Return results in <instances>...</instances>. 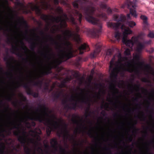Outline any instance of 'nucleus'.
I'll use <instances>...</instances> for the list:
<instances>
[{
  "label": "nucleus",
  "mask_w": 154,
  "mask_h": 154,
  "mask_svg": "<svg viewBox=\"0 0 154 154\" xmlns=\"http://www.w3.org/2000/svg\"><path fill=\"white\" fill-rule=\"evenodd\" d=\"M20 96L22 99V100L24 102H26L27 101V98L26 97L24 96L22 94H20Z\"/></svg>",
  "instance_id": "35"
},
{
  "label": "nucleus",
  "mask_w": 154,
  "mask_h": 154,
  "mask_svg": "<svg viewBox=\"0 0 154 154\" xmlns=\"http://www.w3.org/2000/svg\"><path fill=\"white\" fill-rule=\"evenodd\" d=\"M61 92L56 93L53 95L52 98L54 101H56L60 96Z\"/></svg>",
  "instance_id": "25"
},
{
  "label": "nucleus",
  "mask_w": 154,
  "mask_h": 154,
  "mask_svg": "<svg viewBox=\"0 0 154 154\" xmlns=\"http://www.w3.org/2000/svg\"><path fill=\"white\" fill-rule=\"evenodd\" d=\"M39 106L41 108H42V107L43 108L45 111V115L47 117H49V115L46 112V111L48 109V108L45 106V105H43V106H42V105H40Z\"/></svg>",
  "instance_id": "31"
},
{
  "label": "nucleus",
  "mask_w": 154,
  "mask_h": 154,
  "mask_svg": "<svg viewBox=\"0 0 154 154\" xmlns=\"http://www.w3.org/2000/svg\"><path fill=\"white\" fill-rule=\"evenodd\" d=\"M151 40H149L148 41H146L143 42V44L145 45L147 44V45H149L151 44Z\"/></svg>",
  "instance_id": "46"
},
{
  "label": "nucleus",
  "mask_w": 154,
  "mask_h": 154,
  "mask_svg": "<svg viewBox=\"0 0 154 154\" xmlns=\"http://www.w3.org/2000/svg\"><path fill=\"white\" fill-rule=\"evenodd\" d=\"M100 93H99L98 94H97L96 93L95 95L94 96V97L99 99L100 98Z\"/></svg>",
  "instance_id": "50"
},
{
  "label": "nucleus",
  "mask_w": 154,
  "mask_h": 154,
  "mask_svg": "<svg viewBox=\"0 0 154 154\" xmlns=\"http://www.w3.org/2000/svg\"><path fill=\"white\" fill-rule=\"evenodd\" d=\"M30 82L32 83H33V85L36 86H39L41 87L42 85L43 82L42 80H38V81L37 82H35L34 81H31Z\"/></svg>",
  "instance_id": "27"
},
{
  "label": "nucleus",
  "mask_w": 154,
  "mask_h": 154,
  "mask_svg": "<svg viewBox=\"0 0 154 154\" xmlns=\"http://www.w3.org/2000/svg\"><path fill=\"white\" fill-rule=\"evenodd\" d=\"M56 11L58 14L60 15L63 12L62 8L60 6L58 7L56 9Z\"/></svg>",
  "instance_id": "32"
},
{
  "label": "nucleus",
  "mask_w": 154,
  "mask_h": 154,
  "mask_svg": "<svg viewBox=\"0 0 154 154\" xmlns=\"http://www.w3.org/2000/svg\"><path fill=\"white\" fill-rule=\"evenodd\" d=\"M90 101L91 100L88 97H85L84 96H83L81 100V103L85 104H87L88 105V107L86 110V113L88 114V115H86V117H87L88 116H90L91 114V111H89L90 106H91Z\"/></svg>",
  "instance_id": "13"
},
{
  "label": "nucleus",
  "mask_w": 154,
  "mask_h": 154,
  "mask_svg": "<svg viewBox=\"0 0 154 154\" xmlns=\"http://www.w3.org/2000/svg\"><path fill=\"white\" fill-rule=\"evenodd\" d=\"M22 82H23L22 81ZM18 84L19 86H22L26 90L27 94L32 95L34 98H37L38 97V94L33 92L30 88L27 83L22 82V83L20 84L18 83Z\"/></svg>",
  "instance_id": "12"
},
{
  "label": "nucleus",
  "mask_w": 154,
  "mask_h": 154,
  "mask_svg": "<svg viewBox=\"0 0 154 154\" xmlns=\"http://www.w3.org/2000/svg\"><path fill=\"white\" fill-rule=\"evenodd\" d=\"M112 89L114 91V94L115 96H116V94H118L119 93V91L118 89L116 88L115 87H113Z\"/></svg>",
  "instance_id": "41"
},
{
  "label": "nucleus",
  "mask_w": 154,
  "mask_h": 154,
  "mask_svg": "<svg viewBox=\"0 0 154 154\" xmlns=\"http://www.w3.org/2000/svg\"><path fill=\"white\" fill-rule=\"evenodd\" d=\"M13 125L12 128L16 129L18 130L17 131H15L14 132V134L16 136L18 137V140L22 144L24 145V150L26 154H31V150L28 146L25 145L26 142V134L25 131L22 132L23 136L20 135V130L19 124H17L15 122H13L12 123ZM33 154H35L34 152Z\"/></svg>",
  "instance_id": "7"
},
{
  "label": "nucleus",
  "mask_w": 154,
  "mask_h": 154,
  "mask_svg": "<svg viewBox=\"0 0 154 154\" xmlns=\"http://www.w3.org/2000/svg\"><path fill=\"white\" fill-rule=\"evenodd\" d=\"M105 149L106 150H108L109 152V153H108L107 154H112L110 149L109 148H106Z\"/></svg>",
  "instance_id": "60"
},
{
  "label": "nucleus",
  "mask_w": 154,
  "mask_h": 154,
  "mask_svg": "<svg viewBox=\"0 0 154 154\" xmlns=\"http://www.w3.org/2000/svg\"><path fill=\"white\" fill-rule=\"evenodd\" d=\"M48 36L49 37L51 41L54 42L55 45L59 46V48L58 49L61 53L60 57L62 59L66 60L75 56V54H73V51L72 48H71L70 49L68 50L66 47H63V49H61L60 48H62V46L60 45H59L58 42L55 41L50 35H48Z\"/></svg>",
  "instance_id": "8"
},
{
  "label": "nucleus",
  "mask_w": 154,
  "mask_h": 154,
  "mask_svg": "<svg viewBox=\"0 0 154 154\" xmlns=\"http://www.w3.org/2000/svg\"><path fill=\"white\" fill-rule=\"evenodd\" d=\"M139 37H134V36H133L131 38L132 40L134 42V43L137 42L138 41V39Z\"/></svg>",
  "instance_id": "36"
},
{
  "label": "nucleus",
  "mask_w": 154,
  "mask_h": 154,
  "mask_svg": "<svg viewBox=\"0 0 154 154\" xmlns=\"http://www.w3.org/2000/svg\"><path fill=\"white\" fill-rule=\"evenodd\" d=\"M82 60V58L80 57H79L77 58V60L78 62L82 61H83Z\"/></svg>",
  "instance_id": "51"
},
{
  "label": "nucleus",
  "mask_w": 154,
  "mask_h": 154,
  "mask_svg": "<svg viewBox=\"0 0 154 154\" xmlns=\"http://www.w3.org/2000/svg\"><path fill=\"white\" fill-rule=\"evenodd\" d=\"M54 3L56 5H58L59 3V0H54Z\"/></svg>",
  "instance_id": "61"
},
{
  "label": "nucleus",
  "mask_w": 154,
  "mask_h": 154,
  "mask_svg": "<svg viewBox=\"0 0 154 154\" xmlns=\"http://www.w3.org/2000/svg\"><path fill=\"white\" fill-rule=\"evenodd\" d=\"M122 42L125 44L127 47L132 48L134 45V42L131 40H128L125 37L122 39Z\"/></svg>",
  "instance_id": "20"
},
{
  "label": "nucleus",
  "mask_w": 154,
  "mask_h": 154,
  "mask_svg": "<svg viewBox=\"0 0 154 154\" xmlns=\"http://www.w3.org/2000/svg\"><path fill=\"white\" fill-rule=\"evenodd\" d=\"M47 49H49L47 51V53L45 54L42 52L41 53V55L43 56L45 58L47 59L48 60H49L51 59V56L54 57V55L52 51V49L49 48L48 45L47 46Z\"/></svg>",
  "instance_id": "16"
},
{
  "label": "nucleus",
  "mask_w": 154,
  "mask_h": 154,
  "mask_svg": "<svg viewBox=\"0 0 154 154\" xmlns=\"http://www.w3.org/2000/svg\"><path fill=\"white\" fill-rule=\"evenodd\" d=\"M12 97H8L7 98V100L9 101L12 100Z\"/></svg>",
  "instance_id": "64"
},
{
  "label": "nucleus",
  "mask_w": 154,
  "mask_h": 154,
  "mask_svg": "<svg viewBox=\"0 0 154 154\" xmlns=\"http://www.w3.org/2000/svg\"><path fill=\"white\" fill-rule=\"evenodd\" d=\"M114 20L117 21V23L109 22L107 23L108 26L117 30L120 27L122 30H124L123 32L125 35H127L131 34L132 31L129 28L127 27L124 24L125 23L127 25L131 28H133L136 25V23L133 21H129L128 20L130 19V14H127V16L121 14L120 15L115 14L113 16Z\"/></svg>",
  "instance_id": "5"
},
{
  "label": "nucleus",
  "mask_w": 154,
  "mask_h": 154,
  "mask_svg": "<svg viewBox=\"0 0 154 154\" xmlns=\"http://www.w3.org/2000/svg\"><path fill=\"white\" fill-rule=\"evenodd\" d=\"M60 152L63 153L65 154H66V150L65 148H63L62 146H60Z\"/></svg>",
  "instance_id": "40"
},
{
  "label": "nucleus",
  "mask_w": 154,
  "mask_h": 154,
  "mask_svg": "<svg viewBox=\"0 0 154 154\" xmlns=\"http://www.w3.org/2000/svg\"><path fill=\"white\" fill-rule=\"evenodd\" d=\"M80 126L79 127L76 128L75 131L74 132V133L75 134V136H74L73 135H70L69 134V131H68L67 129V125L66 124H65V127L64 130V132L65 134L67 136V137H69L70 140H72L75 142V146H78L79 144L76 143L75 141V138L77 136V134L78 133V131L79 130L81 131V126H82V128L84 129H87V128L86 127H85L82 125V123L80 124Z\"/></svg>",
  "instance_id": "9"
},
{
  "label": "nucleus",
  "mask_w": 154,
  "mask_h": 154,
  "mask_svg": "<svg viewBox=\"0 0 154 154\" xmlns=\"http://www.w3.org/2000/svg\"><path fill=\"white\" fill-rule=\"evenodd\" d=\"M98 2V0H75L72 3L75 8L81 11L87 21L98 26L99 29L94 28L91 32V34L95 36H98L101 32L102 25L100 22L94 17L95 15L96 6Z\"/></svg>",
  "instance_id": "1"
},
{
  "label": "nucleus",
  "mask_w": 154,
  "mask_h": 154,
  "mask_svg": "<svg viewBox=\"0 0 154 154\" xmlns=\"http://www.w3.org/2000/svg\"><path fill=\"white\" fill-rule=\"evenodd\" d=\"M147 36L148 37L151 38H154V33L152 32H150L148 35Z\"/></svg>",
  "instance_id": "39"
},
{
  "label": "nucleus",
  "mask_w": 154,
  "mask_h": 154,
  "mask_svg": "<svg viewBox=\"0 0 154 154\" xmlns=\"http://www.w3.org/2000/svg\"><path fill=\"white\" fill-rule=\"evenodd\" d=\"M32 11H35L36 14L38 16L41 17V18L43 20L45 21L46 23L49 24V20H51L52 22H55L57 23H60L59 26L60 29H65L67 27V24L66 22V20H69L70 21V17L72 15V17L74 16L75 17L77 16L74 14L75 10L76 9H72L69 12V18L67 15L63 12L60 15L54 17L53 16H49L42 14L41 10L39 8L36 6H34L32 8Z\"/></svg>",
  "instance_id": "4"
},
{
  "label": "nucleus",
  "mask_w": 154,
  "mask_h": 154,
  "mask_svg": "<svg viewBox=\"0 0 154 154\" xmlns=\"http://www.w3.org/2000/svg\"><path fill=\"white\" fill-rule=\"evenodd\" d=\"M51 144L52 147L55 148V150L57 149V146L58 144L56 138H52L51 140Z\"/></svg>",
  "instance_id": "23"
},
{
  "label": "nucleus",
  "mask_w": 154,
  "mask_h": 154,
  "mask_svg": "<svg viewBox=\"0 0 154 154\" xmlns=\"http://www.w3.org/2000/svg\"><path fill=\"white\" fill-rule=\"evenodd\" d=\"M74 96H72L71 98L69 99L70 101H75V103H71V106H70L67 104V99H63L62 100V103L63 105H65L64 109H73L76 110L77 108H80L81 106L79 105L77 103V100H75L74 99Z\"/></svg>",
  "instance_id": "10"
},
{
  "label": "nucleus",
  "mask_w": 154,
  "mask_h": 154,
  "mask_svg": "<svg viewBox=\"0 0 154 154\" xmlns=\"http://www.w3.org/2000/svg\"><path fill=\"white\" fill-rule=\"evenodd\" d=\"M51 68L50 66L47 67V69L44 70L42 72L43 75H48L51 73Z\"/></svg>",
  "instance_id": "26"
},
{
  "label": "nucleus",
  "mask_w": 154,
  "mask_h": 154,
  "mask_svg": "<svg viewBox=\"0 0 154 154\" xmlns=\"http://www.w3.org/2000/svg\"><path fill=\"white\" fill-rule=\"evenodd\" d=\"M145 45L144 44L141 43L139 42L138 45L137 47V51L138 53H140L142 50L145 47Z\"/></svg>",
  "instance_id": "24"
},
{
  "label": "nucleus",
  "mask_w": 154,
  "mask_h": 154,
  "mask_svg": "<svg viewBox=\"0 0 154 154\" xmlns=\"http://www.w3.org/2000/svg\"><path fill=\"white\" fill-rule=\"evenodd\" d=\"M51 117L52 119L48 118H46L45 116L41 114L33 117L28 116L27 118L31 120L38 121L40 123H43L44 124L47 126L46 129V133L48 136H49L53 128L56 129L59 126V124L58 122L55 121L54 119H57V118L54 115H52Z\"/></svg>",
  "instance_id": "6"
},
{
  "label": "nucleus",
  "mask_w": 154,
  "mask_h": 154,
  "mask_svg": "<svg viewBox=\"0 0 154 154\" xmlns=\"http://www.w3.org/2000/svg\"><path fill=\"white\" fill-rule=\"evenodd\" d=\"M137 123V120L135 121L134 122V124L132 125L131 127L134 130V131L135 132H137L138 130V129L136 128L135 126V125H136Z\"/></svg>",
  "instance_id": "34"
},
{
  "label": "nucleus",
  "mask_w": 154,
  "mask_h": 154,
  "mask_svg": "<svg viewBox=\"0 0 154 154\" xmlns=\"http://www.w3.org/2000/svg\"><path fill=\"white\" fill-rule=\"evenodd\" d=\"M74 14L77 16L75 19L71 15L70 17V22L73 25L75 26V32H72L69 30L66 29L65 31L62 30L63 32L64 36L63 37V39L62 38V36L60 35H57V37L59 40L60 41L62 45L64 46H66L67 48H69L71 44L70 42L66 41L67 37H72L73 38L74 40L78 44H79L81 42V39L80 35L79 34V27L78 25H80L82 15L79 11L78 10H75Z\"/></svg>",
  "instance_id": "2"
},
{
  "label": "nucleus",
  "mask_w": 154,
  "mask_h": 154,
  "mask_svg": "<svg viewBox=\"0 0 154 154\" xmlns=\"http://www.w3.org/2000/svg\"><path fill=\"white\" fill-rule=\"evenodd\" d=\"M141 19L143 21V24L145 26H147L148 24L147 22V17L145 16L142 15L140 16Z\"/></svg>",
  "instance_id": "28"
},
{
  "label": "nucleus",
  "mask_w": 154,
  "mask_h": 154,
  "mask_svg": "<svg viewBox=\"0 0 154 154\" xmlns=\"http://www.w3.org/2000/svg\"><path fill=\"white\" fill-rule=\"evenodd\" d=\"M100 6L102 9H106L107 8V6L105 4L102 3Z\"/></svg>",
  "instance_id": "42"
},
{
  "label": "nucleus",
  "mask_w": 154,
  "mask_h": 154,
  "mask_svg": "<svg viewBox=\"0 0 154 154\" xmlns=\"http://www.w3.org/2000/svg\"><path fill=\"white\" fill-rule=\"evenodd\" d=\"M78 50L79 51V54H82L84 52L88 51L89 50V46L86 44L84 43L78 47Z\"/></svg>",
  "instance_id": "19"
},
{
  "label": "nucleus",
  "mask_w": 154,
  "mask_h": 154,
  "mask_svg": "<svg viewBox=\"0 0 154 154\" xmlns=\"http://www.w3.org/2000/svg\"><path fill=\"white\" fill-rule=\"evenodd\" d=\"M132 140H133V138L132 137V136H129V137L128 138V140L129 142H131L132 141Z\"/></svg>",
  "instance_id": "55"
},
{
  "label": "nucleus",
  "mask_w": 154,
  "mask_h": 154,
  "mask_svg": "<svg viewBox=\"0 0 154 154\" xmlns=\"http://www.w3.org/2000/svg\"><path fill=\"white\" fill-rule=\"evenodd\" d=\"M138 89V91H139L140 88V84H135L134 85Z\"/></svg>",
  "instance_id": "56"
},
{
  "label": "nucleus",
  "mask_w": 154,
  "mask_h": 154,
  "mask_svg": "<svg viewBox=\"0 0 154 154\" xmlns=\"http://www.w3.org/2000/svg\"><path fill=\"white\" fill-rule=\"evenodd\" d=\"M104 107L106 108H109V106H108V103H106L105 104H103L101 106V108L102 109H103V107Z\"/></svg>",
  "instance_id": "47"
},
{
  "label": "nucleus",
  "mask_w": 154,
  "mask_h": 154,
  "mask_svg": "<svg viewBox=\"0 0 154 154\" xmlns=\"http://www.w3.org/2000/svg\"><path fill=\"white\" fill-rule=\"evenodd\" d=\"M142 114H143V115H142V118H143V119L142 120L143 121H145L146 119V117H145V115H144V113L142 112Z\"/></svg>",
  "instance_id": "59"
},
{
  "label": "nucleus",
  "mask_w": 154,
  "mask_h": 154,
  "mask_svg": "<svg viewBox=\"0 0 154 154\" xmlns=\"http://www.w3.org/2000/svg\"><path fill=\"white\" fill-rule=\"evenodd\" d=\"M44 146L46 149H49V145L48 144H44Z\"/></svg>",
  "instance_id": "63"
},
{
  "label": "nucleus",
  "mask_w": 154,
  "mask_h": 154,
  "mask_svg": "<svg viewBox=\"0 0 154 154\" xmlns=\"http://www.w3.org/2000/svg\"><path fill=\"white\" fill-rule=\"evenodd\" d=\"M72 119L71 121L74 124H76L77 125H79V122L77 119H80L79 116L78 115H76L75 114H73L72 115Z\"/></svg>",
  "instance_id": "22"
},
{
  "label": "nucleus",
  "mask_w": 154,
  "mask_h": 154,
  "mask_svg": "<svg viewBox=\"0 0 154 154\" xmlns=\"http://www.w3.org/2000/svg\"><path fill=\"white\" fill-rule=\"evenodd\" d=\"M118 60L117 61H115V57L114 56L112 58L110 62L109 69L111 70L110 76L113 79H116L117 74L119 72V64H121L123 66L121 68L122 70L124 71H127L130 72H134L136 74H138L139 71L137 68L135 69L132 68V65L129 62H127L125 64L122 63V62L127 60L128 58L126 57H122L121 53H119L117 55Z\"/></svg>",
  "instance_id": "3"
},
{
  "label": "nucleus",
  "mask_w": 154,
  "mask_h": 154,
  "mask_svg": "<svg viewBox=\"0 0 154 154\" xmlns=\"http://www.w3.org/2000/svg\"><path fill=\"white\" fill-rule=\"evenodd\" d=\"M36 139L38 141H40L41 140V137L39 135H36Z\"/></svg>",
  "instance_id": "53"
},
{
  "label": "nucleus",
  "mask_w": 154,
  "mask_h": 154,
  "mask_svg": "<svg viewBox=\"0 0 154 154\" xmlns=\"http://www.w3.org/2000/svg\"><path fill=\"white\" fill-rule=\"evenodd\" d=\"M112 54V51L111 49H109L107 50L106 52V55L110 56Z\"/></svg>",
  "instance_id": "37"
},
{
  "label": "nucleus",
  "mask_w": 154,
  "mask_h": 154,
  "mask_svg": "<svg viewBox=\"0 0 154 154\" xmlns=\"http://www.w3.org/2000/svg\"><path fill=\"white\" fill-rule=\"evenodd\" d=\"M20 43L22 45L21 48L22 50H24L25 52H27L28 51H29V50L27 47L25 45L24 43L22 41H20Z\"/></svg>",
  "instance_id": "29"
},
{
  "label": "nucleus",
  "mask_w": 154,
  "mask_h": 154,
  "mask_svg": "<svg viewBox=\"0 0 154 154\" xmlns=\"http://www.w3.org/2000/svg\"><path fill=\"white\" fill-rule=\"evenodd\" d=\"M106 11L107 13L109 14H111L112 13V11L110 8H107Z\"/></svg>",
  "instance_id": "49"
},
{
  "label": "nucleus",
  "mask_w": 154,
  "mask_h": 154,
  "mask_svg": "<svg viewBox=\"0 0 154 154\" xmlns=\"http://www.w3.org/2000/svg\"><path fill=\"white\" fill-rule=\"evenodd\" d=\"M71 79L72 77H67L63 80L64 81H65L66 83H67V82H70L71 80Z\"/></svg>",
  "instance_id": "43"
},
{
  "label": "nucleus",
  "mask_w": 154,
  "mask_h": 154,
  "mask_svg": "<svg viewBox=\"0 0 154 154\" xmlns=\"http://www.w3.org/2000/svg\"><path fill=\"white\" fill-rule=\"evenodd\" d=\"M4 60L6 62V64L8 66H12V67H14V66L12 65V61L14 60V59L13 57L9 56L8 52L6 56L4 58Z\"/></svg>",
  "instance_id": "18"
},
{
  "label": "nucleus",
  "mask_w": 154,
  "mask_h": 154,
  "mask_svg": "<svg viewBox=\"0 0 154 154\" xmlns=\"http://www.w3.org/2000/svg\"><path fill=\"white\" fill-rule=\"evenodd\" d=\"M12 39V38L11 37V38H8L7 42L8 43H11V40Z\"/></svg>",
  "instance_id": "62"
},
{
  "label": "nucleus",
  "mask_w": 154,
  "mask_h": 154,
  "mask_svg": "<svg viewBox=\"0 0 154 154\" xmlns=\"http://www.w3.org/2000/svg\"><path fill=\"white\" fill-rule=\"evenodd\" d=\"M11 50V52L12 53L15 54L20 58H22L23 60H25L26 62H28L27 58L23 57L22 54L20 52H17V51H18L19 50V49L16 46L12 45Z\"/></svg>",
  "instance_id": "17"
},
{
  "label": "nucleus",
  "mask_w": 154,
  "mask_h": 154,
  "mask_svg": "<svg viewBox=\"0 0 154 154\" xmlns=\"http://www.w3.org/2000/svg\"><path fill=\"white\" fill-rule=\"evenodd\" d=\"M79 89L81 91V94H82V95H84V90L82 89L81 88H79Z\"/></svg>",
  "instance_id": "57"
},
{
  "label": "nucleus",
  "mask_w": 154,
  "mask_h": 154,
  "mask_svg": "<svg viewBox=\"0 0 154 154\" xmlns=\"http://www.w3.org/2000/svg\"><path fill=\"white\" fill-rule=\"evenodd\" d=\"M44 89L45 90H48V85L47 83H45Z\"/></svg>",
  "instance_id": "54"
},
{
  "label": "nucleus",
  "mask_w": 154,
  "mask_h": 154,
  "mask_svg": "<svg viewBox=\"0 0 154 154\" xmlns=\"http://www.w3.org/2000/svg\"><path fill=\"white\" fill-rule=\"evenodd\" d=\"M7 8L8 11L11 13L12 18H14V16H15L17 18V21L18 22L25 25L26 27L27 28L28 27L27 22L26 21L24 20V17L23 16L19 17L16 14H14V13L16 12V11L12 10L9 6H7Z\"/></svg>",
  "instance_id": "11"
},
{
  "label": "nucleus",
  "mask_w": 154,
  "mask_h": 154,
  "mask_svg": "<svg viewBox=\"0 0 154 154\" xmlns=\"http://www.w3.org/2000/svg\"><path fill=\"white\" fill-rule=\"evenodd\" d=\"M101 45L99 43L96 44L95 45V49L94 51L90 54V57L91 58H94L96 57L101 51Z\"/></svg>",
  "instance_id": "15"
},
{
  "label": "nucleus",
  "mask_w": 154,
  "mask_h": 154,
  "mask_svg": "<svg viewBox=\"0 0 154 154\" xmlns=\"http://www.w3.org/2000/svg\"><path fill=\"white\" fill-rule=\"evenodd\" d=\"M66 82L64 81V80H63L61 84L60 85V87L61 88L65 87L66 86Z\"/></svg>",
  "instance_id": "44"
},
{
  "label": "nucleus",
  "mask_w": 154,
  "mask_h": 154,
  "mask_svg": "<svg viewBox=\"0 0 154 154\" xmlns=\"http://www.w3.org/2000/svg\"><path fill=\"white\" fill-rule=\"evenodd\" d=\"M31 125L32 126L35 127L36 125V123L34 121H32L31 122Z\"/></svg>",
  "instance_id": "58"
},
{
  "label": "nucleus",
  "mask_w": 154,
  "mask_h": 154,
  "mask_svg": "<svg viewBox=\"0 0 154 154\" xmlns=\"http://www.w3.org/2000/svg\"><path fill=\"white\" fill-rule=\"evenodd\" d=\"M87 134L88 135L89 137L91 138H94V136L93 135L92 133L91 132V131H89L88 132H87Z\"/></svg>",
  "instance_id": "45"
},
{
  "label": "nucleus",
  "mask_w": 154,
  "mask_h": 154,
  "mask_svg": "<svg viewBox=\"0 0 154 154\" xmlns=\"http://www.w3.org/2000/svg\"><path fill=\"white\" fill-rule=\"evenodd\" d=\"M74 76L76 78H77L79 77V72L77 71L75 72H74Z\"/></svg>",
  "instance_id": "48"
},
{
  "label": "nucleus",
  "mask_w": 154,
  "mask_h": 154,
  "mask_svg": "<svg viewBox=\"0 0 154 154\" xmlns=\"http://www.w3.org/2000/svg\"><path fill=\"white\" fill-rule=\"evenodd\" d=\"M124 54L125 55H129L130 54V51L129 49H127L124 51Z\"/></svg>",
  "instance_id": "38"
},
{
  "label": "nucleus",
  "mask_w": 154,
  "mask_h": 154,
  "mask_svg": "<svg viewBox=\"0 0 154 154\" xmlns=\"http://www.w3.org/2000/svg\"><path fill=\"white\" fill-rule=\"evenodd\" d=\"M18 5L20 6L23 8V9H24V8H25V6L21 3H18Z\"/></svg>",
  "instance_id": "52"
},
{
  "label": "nucleus",
  "mask_w": 154,
  "mask_h": 154,
  "mask_svg": "<svg viewBox=\"0 0 154 154\" xmlns=\"http://www.w3.org/2000/svg\"><path fill=\"white\" fill-rule=\"evenodd\" d=\"M127 7L128 9H130V14L135 17H136L137 15L136 14V11L131 8H134V5H133L132 2L129 0H128L127 2Z\"/></svg>",
  "instance_id": "14"
},
{
  "label": "nucleus",
  "mask_w": 154,
  "mask_h": 154,
  "mask_svg": "<svg viewBox=\"0 0 154 154\" xmlns=\"http://www.w3.org/2000/svg\"><path fill=\"white\" fill-rule=\"evenodd\" d=\"M25 39L26 41H28L29 43H31L30 49L32 51L34 52V50L36 47V43L33 41V39L31 38H29L28 36H26ZM34 52L35 53V52Z\"/></svg>",
  "instance_id": "21"
},
{
  "label": "nucleus",
  "mask_w": 154,
  "mask_h": 154,
  "mask_svg": "<svg viewBox=\"0 0 154 154\" xmlns=\"http://www.w3.org/2000/svg\"><path fill=\"white\" fill-rule=\"evenodd\" d=\"M5 148V146L3 143H0V152H1L3 154L4 152V150Z\"/></svg>",
  "instance_id": "30"
},
{
  "label": "nucleus",
  "mask_w": 154,
  "mask_h": 154,
  "mask_svg": "<svg viewBox=\"0 0 154 154\" xmlns=\"http://www.w3.org/2000/svg\"><path fill=\"white\" fill-rule=\"evenodd\" d=\"M121 37V34L119 32H115V37L117 39H119Z\"/></svg>",
  "instance_id": "33"
}]
</instances>
